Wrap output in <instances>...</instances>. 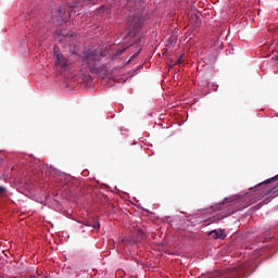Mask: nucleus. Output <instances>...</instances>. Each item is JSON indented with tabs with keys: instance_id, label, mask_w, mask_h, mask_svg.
I'll list each match as a JSON object with an SVG mask.
<instances>
[{
	"instance_id": "6e6552de",
	"label": "nucleus",
	"mask_w": 278,
	"mask_h": 278,
	"mask_svg": "<svg viewBox=\"0 0 278 278\" xmlns=\"http://www.w3.org/2000/svg\"><path fill=\"white\" fill-rule=\"evenodd\" d=\"M277 192H278V184L274 188L267 190L265 194H277Z\"/></svg>"
},
{
	"instance_id": "aec40b11",
	"label": "nucleus",
	"mask_w": 278,
	"mask_h": 278,
	"mask_svg": "<svg viewBox=\"0 0 278 278\" xmlns=\"http://www.w3.org/2000/svg\"><path fill=\"white\" fill-rule=\"evenodd\" d=\"M33 278H36V277H33Z\"/></svg>"
},
{
	"instance_id": "20e7f679",
	"label": "nucleus",
	"mask_w": 278,
	"mask_h": 278,
	"mask_svg": "<svg viewBox=\"0 0 278 278\" xmlns=\"http://www.w3.org/2000/svg\"><path fill=\"white\" fill-rule=\"evenodd\" d=\"M137 231V237L132 236L130 238L127 239V243L128 244H138V242H140V240H144L147 238V235L144 233V231L140 228L136 229Z\"/></svg>"
},
{
	"instance_id": "f257e3e1",
	"label": "nucleus",
	"mask_w": 278,
	"mask_h": 278,
	"mask_svg": "<svg viewBox=\"0 0 278 278\" xmlns=\"http://www.w3.org/2000/svg\"><path fill=\"white\" fill-rule=\"evenodd\" d=\"M147 21H149V11L147 9L136 10L128 18L127 25L129 31L135 36L140 34V29L147 25Z\"/></svg>"
},
{
	"instance_id": "423d86ee",
	"label": "nucleus",
	"mask_w": 278,
	"mask_h": 278,
	"mask_svg": "<svg viewBox=\"0 0 278 278\" xmlns=\"http://www.w3.org/2000/svg\"><path fill=\"white\" fill-rule=\"evenodd\" d=\"M231 201H233V199H229V198H226L222 203H218L216 206H215V210L218 211V210H223V207H225L226 203H231Z\"/></svg>"
},
{
	"instance_id": "4468645a",
	"label": "nucleus",
	"mask_w": 278,
	"mask_h": 278,
	"mask_svg": "<svg viewBox=\"0 0 278 278\" xmlns=\"http://www.w3.org/2000/svg\"><path fill=\"white\" fill-rule=\"evenodd\" d=\"M71 8H72V10H75L76 8H79V4H77V3H72Z\"/></svg>"
},
{
	"instance_id": "9d476101",
	"label": "nucleus",
	"mask_w": 278,
	"mask_h": 278,
	"mask_svg": "<svg viewBox=\"0 0 278 278\" xmlns=\"http://www.w3.org/2000/svg\"><path fill=\"white\" fill-rule=\"evenodd\" d=\"M58 12V16H64V9H62V7H59Z\"/></svg>"
},
{
	"instance_id": "1a4fd4ad",
	"label": "nucleus",
	"mask_w": 278,
	"mask_h": 278,
	"mask_svg": "<svg viewBox=\"0 0 278 278\" xmlns=\"http://www.w3.org/2000/svg\"><path fill=\"white\" fill-rule=\"evenodd\" d=\"M277 179H278V175L275 176V177H273L271 179H267L265 182H262V184H260L258 186H262V185H264V184H270L271 181H277Z\"/></svg>"
},
{
	"instance_id": "39448f33",
	"label": "nucleus",
	"mask_w": 278,
	"mask_h": 278,
	"mask_svg": "<svg viewBox=\"0 0 278 278\" xmlns=\"http://www.w3.org/2000/svg\"><path fill=\"white\" fill-rule=\"evenodd\" d=\"M208 235H211L214 240H225L227 238V232L225 230H213Z\"/></svg>"
},
{
	"instance_id": "2eb2a0df",
	"label": "nucleus",
	"mask_w": 278,
	"mask_h": 278,
	"mask_svg": "<svg viewBox=\"0 0 278 278\" xmlns=\"http://www.w3.org/2000/svg\"><path fill=\"white\" fill-rule=\"evenodd\" d=\"M260 207H262V203L256 205V206H254L255 210H260Z\"/></svg>"
},
{
	"instance_id": "dca6fc26",
	"label": "nucleus",
	"mask_w": 278,
	"mask_h": 278,
	"mask_svg": "<svg viewBox=\"0 0 278 278\" xmlns=\"http://www.w3.org/2000/svg\"><path fill=\"white\" fill-rule=\"evenodd\" d=\"M123 53V50H117V55H121Z\"/></svg>"
},
{
	"instance_id": "f03ea898",
	"label": "nucleus",
	"mask_w": 278,
	"mask_h": 278,
	"mask_svg": "<svg viewBox=\"0 0 278 278\" xmlns=\"http://www.w3.org/2000/svg\"><path fill=\"white\" fill-rule=\"evenodd\" d=\"M102 58H105V54L99 49L86 50L83 56V64L88 66L91 73H101Z\"/></svg>"
},
{
	"instance_id": "7ed1b4c3",
	"label": "nucleus",
	"mask_w": 278,
	"mask_h": 278,
	"mask_svg": "<svg viewBox=\"0 0 278 278\" xmlns=\"http://www.w3.org/2000/svg\"><path fill=\"white\" fill-rule=\"evenodd\" d=\"M54 58H55V66H58V68H66V66H68V59H66L64 54L60 53V50H58V47H54Z\"/></svg>"
},
{
	"instance_id": "0eeeda50",
	"label": "nucleus",
	"mask_w": 278,
	"mask_h": 278,
	"mask_svg": "<svg viewBox=\"0 0 278 278\" xmlns=\"http://www.w3.org/2000/svg\"><path fill=\"white\" fill-rule=\"evenodd\" d=\"M91 227L93 229H100L101 228V224L99 223V219H91Z\"/></svg>"
},
{
	"instance_id": "f3484780",
	"label": "nucleus",
	"mask_w": 278,
	"mask_h": 278,
	"mask_svg": "<svg viewBox=\"0 0 278 278\" xmlns=\"http://www.w3.org/2000/svg\"><path fill=\"white\" fill-rule=\"evenodd\" d=\"M140 52H137V53H135L131 58H138V54H139Z\"/></svg>"
},
{
	"instance_id": "ddd939ff",
	"label": "nucleus",
	"mask_w": 278,
	"mask_h": 278,
	"mask_svg": "<svg viewBox=\"0 0 278 278\" xmlns=\"http://www.w3.org/2000/svg\"><path fill=\"white\" fill-rule=\"evenodd\" d=\"M5 193V188L4 187H0V197H2V194Z\"/></svg>"
},
{
	"instance_id": "a211bd4d",
	"label": "nucleus",
	"mask_w": 278,
	"mask_h": 278,
	"mask_svg": "<svg viewBox=\"0 0 278 278\" xmlns=\"http://www.w3.org/2000/svg\"><path fill=\"white\" fill-rule=\"evenodd\" d=\"M173 66H175V63H173L172 65H169V68H173Z\"/></svg>"
},
{
	"instance_id": "f8f14e48",
	"label": "nucleus",
	"mask_w": 278,
	"mask_h": 278,
	"mask_svg": "<svg viewBox=\"0 0 278 278\" xmlns=\"http://www.w3.org/2000/svg\"><path fill=\"white\" fill-rule=\"evenodd\" d=\"M184 58V55H181L177 61L174 62V66H177L179 64H181V59Z\"/></svg>"
},
{
	"instance_id": "9b49d317",
	"label": "nucleus",
	"mask_w": 278,
	"mask_h": 278,
	"mask_svg": "<svg viewBox=\"0 0 278 278\" xmlns=\"http://www.w3.org/2000/svg\"><path fill=\"white\" fill-rule=\"evenodd\" d=\"M84 225H85L86 227H92V219L86 220V222L84 223Z\"/></svg>"
},
{
	"instance_id": "6ab92c4d",
	"label": "nucleus",
	"mask_w": 278,
	"mask_h": 278,
	"mask_svg": "<svg viewBox=\"0 0 278 278\" xmlns=\"http://www.w3.org/2000/svg\"><path fill=\"white\" fill-rule=\"evenodd\" d=\"M277 195H278V193L276 195H274V197H277Z\"/></svg>"
}]
</instances>
